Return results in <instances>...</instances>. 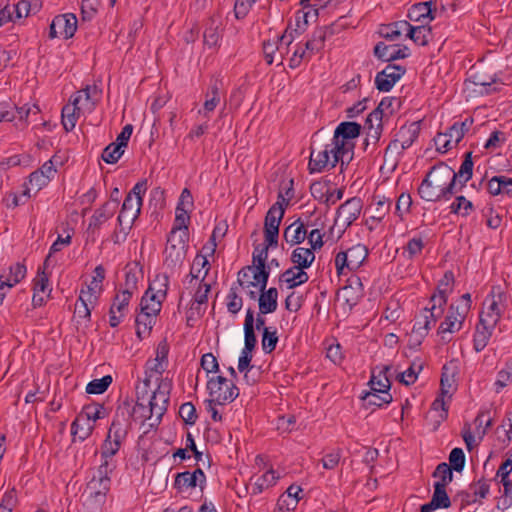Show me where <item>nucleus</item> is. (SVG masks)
Masks as SVG:
<instances>
[{"label": "nucleus", "mask_w": 512, "mask_h": 512, "mask_svg": "<svg viewBox=\"0 0 512 512\" xmlns=\"http://www.w3.org/2000/svg\"><path fill=\"white\" fill-rule=\"evenodd\" d=\"M422 368L423 366L421 363L417 364L416 362H413L409 368L398 374L397 379L405 385H411L417 380L418 374Z\"/></svg>", "instance_id": "obj_58"}, {"label": "nucleus", "mask_w": 512, "mask_h": 512, "mask_svg": "<svg viewBox=\"0 0 512 512\" xmlns=\"http://www.w3.org/2000/svg\"><path fill=\"white\" fill-rule=\"evenodd\" d=\"M54 25H57L60 36L70 39L77 30V17L73 13L57 15L54 18Z\"/></svg>", "instance_id": "obj_23"}, {"label": "nucleus", "mask_w": 512, "mask_h": 512, "mask_svg": "<svg viewBox=\"0 0 512 512\" xmlns=\"http://www.w3.org/2000/svg\"><path fill=\"white\" fill-rule=\"evenodd\" d=\"M335 143L330 140L329 144L324 145L319 150L312 147L308 170L310 174L321 173L325 170L333 169L338 162L343 166L347 162V155L344 152H337L334 149Z\"/></svg>", "instance_id": "obj_4"}, {"label": "nucleus", "mask_w": 512, "mask_h": 512, "mask_svg": "<svg viewBox=\"0 0 512 512\" xmlns=\"http://www.w3.org/2000/svg\"><path fill=\"white\" fill-rule=\"evenodd\" d=\"M363 207L362 200L358 197H352L341 204L337 209L335 222L342 220L343 226L348 228L360 216Z\"/></svg>", "instance_id": "obj_15"}, {"label": "nucleus", "mask_w": 512, "mask_h": 512, "mask_svg": "<svg viewBox=\"0 0 512 512\" xmlns=\"http://www.w3.org/2000/svg\"><path fill=\"white\" fill-rule=\"evenodd\" d=\"M457 191L455 171L444 162L433 165L418 187L420 198L428 202L447 201Z\"/></svg>", "instance_id": "obj_1"}, {"label": "nucleus", "mask_w": 512, "mask_h": 512, "mask_svg": "<svg viewBox=\"0 0 512 512\" xmlns=\"http://www.w3.org/2000/svg\"><path fill=\"white\" fill-rule=\"evenodd\" d=\"M471 303V295L465 293L457 303L450 305L448 314L438 328V334H441L443 339L446 333H455L462 328L464 320L470 311Z\"/></svg>", "instance_id": "obj_5"}, {"label": "nucleus", "mask_w": 512, "mask_h": 512, "mask_svg": "<svg viewBox=\"0 0 512 512\" xmlns=\"http://www.w3.org/2000/svg\"><path fill=\"white\" fill-rule=\"evenodd\" d=\"M373 205H375L374 214L371 216V219L376 222H381L382 219L389 213L391 207V200L384 196H374Z\"/></svg>", "instance_id": "obj_46"}, {"label": "nucleus", "mask_w": 512, "mask_h": 512, "mask_svg": "<svg viewBox=\"0 0 512 512\" xmlns=\"http://www.w3.org/2000/svg\"><path fill=\"white\" fill-rule=\"evenodd\" d=\"M308 280V273L304 269L296 268L295 266L285 270L279 276V282L285 283L288 289H293L297 286H300L306 283Z\"/></svg>", "instance_id": "obj_24"}, {"label": "nucleus", "mask_w": 512, "mask_h": 512, "mask_svg": "<svg viewBox=\"0 0 512 512\" xmlns=\"http://www.w3.org/2000/svg\"><path fill=\"white\" fill-rule=\"evenodd\" d=\"M405 72L406 69L403 66L388 64L382 71L376 74V88L381 92H389Z\"/></svg>", "instance_id": "obj_13"}, {"label": "nucleus", "mask_w": 512, "mask_h": 512, "mask_svg": "<svg viewBox=\"0 0 512 512\" xmlns=\"http://www.w3.org/2000/svg\"><path fill=\"white\" fill-rule=\"evenodd\" d=\"M473 175V160H472V152H466L464 154V160L458 170L455 172V183L457 180L460 184L459 190H461L465 184L472 178Z\"/></svg>", "instance_id": "obj_36"}, {"label": "nucleus", "mask_w": 512, "mask_h": 512, "mask_svg": "<svg viewBox=\"0 0 512 512\" xmlns=\"http://www.w3.org/2000/svg\"><path fill=\"white\" fill-rule=\"evenodd\" d=\"M131 297L132 294H129L128 291L119 290V292L115 295L110 308H114V310L121 314V316H125Z\"/></svg>", "instance_id": "obj_60"}, {"label": "nucleus", "mask_w": 512, "mask_h": 512, "mask_svg": "<svg viewBox=\"0 0 512 512\" xmlns=\"http://www.w3.org/2000/svg\"><path fill=\"white\" fill-rule=\"evenodd\" d=\"M123 443L118 441L111 440L109 438H105L104 442L101 445L100 457L101 463L99 465V469H103L106 473H113V471L117 467V462L114 459V456L119 452Z\"/></svg>", "instance_id": "obj_16"}, {"label": "nucleus", "mask_w": 512, "mask_h": 512, "mask_svg": "<svg viewBox=\"0 0 512 512\" xmlns=\"http://www.w3.org/2000/svg\"><path fill=\"white\" fill-rule=\"evenodd\" d=\"M407 27L408 21L401 20L387 25H382L379 29V34L386 40L394 41L398 39L402 33H406Z\"/></svg>", "instance_id": "obj_37"}, {"label": "nucleus", "mask_w": 512, "mask_h": 512, "mask_svg": "<svg viewBox=\"0 0 512 512\" xmlns=\"http://www.w3.org/2000/svg\"><path fill=\"white\" fill-rule=\"evenodd\" d=\"M424 248V242L422 237H413L411 238L406 246L404 247V254L407 253V259H413L414 257L420 255Z\"/></svg>", "instance_id": "obj_64"}, {"label": "nucleus", "mask_w": 512, "mask_h": 512, "mask_svg": "<svg viewBox=\"0 0 512 512\" xmlns=\"http://www.w3.org/2000/svg\"><path fill=\"white\" fill-rule=\"evenodd\" d=\"M190 221L189 210L184 207H176V216L172 230L170 233L175 235H182L185 232L186 236L189 237L188 224Z\"/></svg>", "instance_id": "obj_40"}, {"label": "nucleus", "mask_w": 512, "mask_h": 512, "mask_svg": "<svg viewBox=\"0 0 512 512\" xmlns=\"http://www.w3.org/2000/svg\"><path fill=\"white\" fill-rule=\"evenodd\" d=\"M432 5V1L416 3L409 8L407 17L413 22L428 24L435 18Z\"/></svg>", "instance_id": "obj_21"}, {"label": "nucleus", "mask_w": 512, "mask_h": 512, "mask_svg": "<svg viewBox=\"0 0 512 512\" xmlns=\"http://www.w3.org/2000/svg\"><path fill=\"white\" fill-rule=\"evenodd\" d=\"M350 271L357 270L368 256V250L362 244H357L348 249Z\"/></svg>", "instance_id": "obj_45"}, {"label": "nucleus", "mask_w": 512, "mask_h": 512, "mask_svg": "<svg viewBox=\"0 0 512 512\" xmlns=\"http://www.w3.org/2000/svg\"><path fill=\"white\" fill-rule=\"evenodd\" d=\"M220 22L210 19L203 33L204 44L208 47H215L221 39Z\"/></svg>", "instance_id": "obj_41"}, {"label": "nucleus", "mask_w": 512, "mask_h": 512, "mask_svg": "<svg viewBox=\"0 0 512 512\" xmlns=\"http://www.w3.org/2000/svg\"><path fill=\"white\" fill-rule=\"evenodd\" d=\"M375 122V127H369L366 129V138L364 141L365 150L369 146V139H372V145H376L380 140V137L383 132V119L371 120L369 121V116L367 117V123Z\"/></svg>", "instance_id": "obj_52"}, {"label": "nucleus", "mask_w": 512, "mask_h": 512, "mask_svg": "<svg viewBox=\"0 0 512 512\" xmlns=\"http://www.w3.org/2000/svg\"><path fill=\"white\" fill-rule=\"evenodd\" d=\"M325 37L326 33L323 29H318L313 32L311 39L305 43V49L310 57L324 47Z\"/></svg>", "instance_id": "obj_48"}, {"label": "nucleus", "mask_w": 512, "mask_h": 512, "mask_svg": "<svg viewBox=\"0 0 512 512\" xmlns=\"http://www.w3.org/2000/svg\"><path fill=\"white\" fill-rule=\"evenodd\" d=\"M117 210V199L114 202H105L100 208L96 209L94 214L91 216L88 232L95 234L96 230H99L101 226L113 217Z\"/></svg>", "instance_id": "obj_20"}, {"label": "nucleus", "mask_w": 512, "mask_h": 512, "mask_svg": "<svg viewBox=\"0 0 512 512\" xmlns=\"http://www.w3.org/2000/svg\"><path fill=\"white\" fill-rule=\"evenodd\" d=\"M432 476L439 479L434 484H443L444 487H447L453 480V469L447 463L442 462L437 465Z\"/></svg>", "instance_id": "obj_50"}, {"label": "nucleus", "mask_w": 512, "mask_h": 512, "mask_svg": "<svg viewBox=\"0 0 512 512\" xmlns=\"http://www.w3.org/2000/svg\"><path fill=\"white\" fill-rule=\"evenodd\" d=\"M244 348L246 350H254L257 344V338L254 330V311L248 308L244 320Z\"/></svg>", "instance_id": "obj_30"}, {"label": "nucleus", "mask_w": 512, "mask_h": 512, "mask_svg": "<svg viewBox=\"0 0 512 512\" xmlns=\"http://www.w3.org/2000/svg\"><path fill=\"white\" fill-rule=\"evenodd\" d=\"M111 474H105L103 469L98 468L96 474L87 483L82 494L83 507L87 512H102L111 488Z\"/></svg>", "instance_id": "obj_3"}, {"label": "nucleus", "mask_w": 512, "mask_h": 512, "mask_svg": "<svg viewBox=\"0 0 512 512\" xmlns=\"http://www.w3.org/2000/svg\"><path fill=\"white\" fill-rule=\"evenodd\" d=\"M195 475H190L189 471L178 473L175 477L174 487L179 491H185L190 488H195Z\"/></svg>", "instance_id": "obj_61"}, {"label": "nucleus", "mask_w": 512, "mask_h": 512, "mask_svg": "<svg viewBox=\"0 0 512 512\" xmlns=\"http://www.w3.org/2000/svg\"><path fill=\"white\" fill-rule=\"evenodd\" d=\"M207 389L213 401L218 405L233 402L239 396V389L233 383L229 382L224 376L218 375L207 381Z\"/></svg>", "instance_id": "obj_9"}, {"label": "nucleus", "mask_w": 512, "mask_h": 512, "mask_svg": "<svg viewBox=\"0 0 512 512\" xmlns=\"http://www.w3.org/2000/svg\"><path fill=\"white\" fill-rule=\"evenodd\" d=\"M374 55L383 62H391L398 59L407 58L409 48L407 46L387 45L384 42H378L374 47Z\"/></svg>", "instance_id": "obj_18"}, {"label": "nucleus", "mask_w": 512, "mask_h": 512, "mask_svg": "<svg viewBox=\"0 0 512 512\" xmlns=\"http://www.w3.org/2000/svg\"><path fill=\"white\" fill-rule=\"evenodd\" d=\"M390 369H391L390 366H384L379 371L378 376H376L375 372L372 371V376L369 381L371 390L380 392V393H389L391 383L387 376V373Z\"/></svg>", "instance_id": "obj_38"}, {"label": "nucleus", "mask_w": 512, "mask_h": 512, "mask_svg": "<svg viewBox=\"0 0 512 512\" xmlns=\"http://www.w3.org/2000/svg\"><path fill=\"white\" fill-rule=\"evenodd\" d=\"M278 479L273 469L266 471L263 475L256 478H251V493L257 495L262 493L265 489L273 486Z\"/></svg>", "instance_id": "obj_32"}, {"label": "nucleus", "mask_w": 512, "mask_h": 512, "mask_svg": "<svg viewBox=\"0 0 512 512\" xmlns=\"http://www.w3.org/2000/svg\"><path fill=\"white\" fill-rule=\"evenodd\" d=\"M123 154L124 149L115 142H112L104 148L101 158L108 164H115Z\"/></svg>", "instance_id": "obj_55"}, {"label": "nucleus", "mask_w": 512, "mask_h": 512, "mask_svg": "<svg viewBox=\"0 0 512 512\" xmlns=\"http://www.w3.org/2000/svg\"><path fill=\"white\" fill-rule=\"evenodd\" d=\"M27 269L23 263L17 262L10 266L9 275L5 280H2L3 276H0V288H12L20 283L26 276Z\"/></svg>", "instance_id": "obj_29"}, {"label": "nucleus", "mask_w": 512, "mask_h": 512, "mask_svg": "<svg viewBox=\"0 0 512 512\" xmlns=\"http://www.w3.org/2000/svg\"><path fill=\"white\" fill-rule=\"evenodd\" d=\"M70 101L71 104L65 105L62 108V125L67 132H70L75 128L79 112L82 110L81 106L74 105L72 99Z\"/></svg>", "instance_id": "obj_39"}, {"label": "nucleus", "mask_w": 512, "mask_h": 512, "mask_svg": "<svg viewBox=\"0 0 512 512\" xmlns=\"http://www.w3.org/2000/svg\"><path fill=\"white\" fill-rule=\"evenodd\" d=\"M363 405L366 408L375 406L382 407L383 405H387L392 401V396L390 393H380L376 391H369L363 397Z\"/></svg>", "instance_id": "obj_43"}, {"label": "nucleus", "mask_w": 512, "mask_h": 512, "mask_svg": "<svg viewBox=\"0 0 512 512\" xmlns=\"http://www.w3.org/2000/svg\"><path fill=\"white\" fill-rule=\"evenodd\" d=\"M169 345L166 339L161 340L156 348V356L146 362V374L156 373L162 375L168 367Z\"/></svg>", "instance_id": "obj_17"}, {"label": "nucleus", "mask_w": 512, "mask_h": 512, "mask_svg": "<svg viewBox=\"0 0 512 512\" xmlns=\"http://www.w3.org/2000/svg\"><path fill=\"white\" fill-rule=\"evenodd\" d=\"M447 300H448L447 295H442L438 292H435L431 296L430 301H429L431 306L426 307L424 309L428 310L429 312H433V314L435 315V318L438 320L444 312V307L447 304Z\"/></svg>", "instance_id": "obj_51"}, {"label": "nucleus", "mask_w": 512, "mask_h": 512, "mask_svg": "<svg viewBox=\"0 0 512 512\" xmlns=\"http://www.w3.org/2000/svg\"><path fill=\"white\" fill-rule=\"evenodd\" d=\"M315 260V254L312 249L297 247L291 254V262L296 268L307 269Z\"/></svg>", "instance_id": "obj_33"}, {"label": "nucleus", "mask_w": 512, "mask_h": 512, "mask_svg": "<svg viewBox=\"0 0 512 512\" xmlns=\"http://www.w3.org/2000/svg\"><path fill=\"white\" fill-rule=\"evenodd\" d=\"M361 131V125L356 122H342L334 131L332 142L335 143L334 149L344 152L347 155V162L352 159L354 143L353 139L358 137Z\"/></svg>", "instance_id": "obj_7"}, {"label": "nucleus", "mask_w": 512, "mask_h": 512, "mask_svg": "<svg viewBox=\"0 0 512 512\" xmlns=\"http://www.w3.org/2000/svg\"><path fill=\"white\" fill-rule=\"evenodd\" d=\"M201 269H205V272H204V274H203V276L201 278V282L203 283L204 279L206 278V276L209 273L210 264H209V261L207 259V256H204V255H201V254H197L196 257L193 260V264H192L191 271H190V274H189V276L191 277V281L193 279H198L200 277Z\"/></svg>", "instance_id": "obj_47"}, {"label": "nucleus", "mask_w": 512, "mask_h": 512, "mask_svg": "<svg viewBox=\"0 0 512 512\" xmlns=\"http://www.w3.org/2000/svg\"><path fill=\"white\" fill-rule=\"evenodd\" d=\"M171 389L172 380L167 377L161 378L151 397L141 395L137 388V401L134 407L131 406V417L142 421L153 420L150 426H157L167 410Z\"/></svg>", "instance_id": "obj_2"}, {"label": "nucleus", "mask_w": 512, "mask_h": 512, "mask_svg": "<svg viewBox=\"0 0 512 512\" xmlns=\"http://www.w3.org/2000/svg\"><path fill=\"white\" fill-rule=\"evenodd\" d=\"M307 237V230L304 223L297 219L292 224L287 226L283 233L284 240L290 245H298L302 243Z\"/></svg>", "instance_id": "obj_25"}, {"label": "nucleus", "mask_w": 512, "mask_h": 512, "mask_svg": "<svg viewBox=\"0 0 512 512\" xmlns=\"http://www.w3.org/2000/svg\"><path fill=\"white\" fill-rule=\"evenodd\" d=\"M406 36L415 44L425 46L432 38L431 27H429L427 24L413 26L408 22Z\"/></svg>", "instance_id": "obj_27"}, {"label": "nucleus", "mask_w": 512, "mask_h": 512, "mask_svg": "<svg viewBox=\"0 0 512 512\" xmlns=\"http://www.w3.org/2000/svg\"><path fill=\"white\" fill-rule=\"evenodd\" d=\"M494 329L495 327H490L488 324H485L482 322V320L479 319L473 337V348L475 351L481 352L485 349L489 343Z\"/></svg>", "instance_id": "obj_28"}, {"label": "nucleus", "mask_w": 512, "mask_h": 512, "mask_svg": "<svg viewBox=\"0 0 512 512\" xmlns=\"http://www.w3.org/2000/svg\"><path fill=\"white\" fill-rule=\"evenodd\" d=\"M169 287V277L167 274H157L150 282L145 293H149L155 299L164 300Z\"/></svg>", "instance_id": "obj_31"}, {"label": "nucleus", "mask_w": 512, "mask_h": 512, "mask_svg": "<svg viewBox=\"0 0 512 512\" xmlns=\"http://www.w3.org/2000/svg\"><path fill=\"white\" fill-rule=\"evenodd\" d=\"M93 428V424L79 415L71 424V434L82 442L91 435Z\"/></svg>", "instance_id": "obj_42"}, {"label": "nucleus", "mask_w": 512, "mask_h": 512, "mask_svg": "<svg viewBox=\"0 0 512 512\" xmlns=\"http://www.w3.org/2000/svg\"><path fill=\"white\" fill-rule=\"evenodd\" d=\"M512 381V358L506 363L504 369L500 370L497 374L495 382L496 392L499 393L501 389L506 387Z\"/></svg>", "instance_id": "obj_63"}, {"label": "nucleus", "mask_w": 512, "mask_h": 512, "mask_svg": "<svg viewBox=\"0 0 512 512\" xmlns=\"http://www.w3.org/2000/svg\"><path fill=\"white\" fill-rule=\"evenodd\" d=\"M261 294L258 297V305L260 314H270L277 310L278 307V290L271 287L268 290L258 286Z\"/></svg>", "instance_id": "obj_22"}, {"label": "nucleus", "mask_w": 512, "mask_h": 512, "mask_svg": "<svg viewBox=\"0 0 512 512\" xmlns=\"http://www.w3.org/2000/svg\"><path fill=\"white\" fill-rule=\"evenodd\" d=\"M113 379L111 375H105L100 379H94L90 381L86 386V392L88 394H102L111 385Z\"/></svg>", "instance_id": "obj_56"}, {"label": "nucleus", "mask_w": 512, "mask_h": 512, "mask_svg": "<svg viewBox=\"0 0 512 512\" xmlns=\"http://www.w3.org/2000/svg\"><path fill=\"white\" fill-rule=\"evenodd\" d=\"M136 334L139 339H143L150 334L156 323V316L147 312L140 311L136 320Z\"/></svg>", "instance_id": "obj_35"}, {"label": "nucleus", "mask_w": 512, "mask_h": 512, "mask_svg": "<svg viewBox=\"0 0 512 512\" xmlns=\"http://www.w3.org/2000/svg\"><path fill=\"white\" fill-rule=\"evenodd\" d=\"M289 205V199H285L283 193L277 196V201L266 213L264 220V238L268 246H277L279 226L285 214V208Z\"/></svg>", "instance_id": "obj_6"}, {"label": "nucleus", "mask_w": 512, "mask_h": 512, "mask_svg": "<svg viewBox=\"0 0 512 512\" xmlns=\"http://www.w3.org/2000/svg\"><path fill=\"white\" fill-rule=\"evenodd\" d=\"M107 414V410L103 404L91 403L83 407L80 416H82L85 421L91 423V421L95 422L105 418Z\"/></svg>", "instance_id": "obj_44"}, {"label": "nucleus", "mask_w": 512, "mask_h": 512, "mask_svg": "<svg viewBox=\"0 0 512 512\" xmlns=\"http://www.w3.org/2000/svg\"><path fill=\"white\" fill-rule=\"evenodd\" d=\"M278 343L276 328H264L262 333V349L265 353H271L275 350Z\"/></svg>", "instance_id": "obj_54"}, {"label": "nucleus", "mask_w": 512, "mask_h": 512, "mask_svg": "<svg viewBox=\"0 0 512 512\" xmlns=\"http://www.w3.org/2000/svg\"><path fill=\"white\" fill-rule=\"evenodd\" d=\"M162 302L163 300L155 299L149 293H144L140 303L141 311L157 316L161 310Z\"/></svg>", "instance_id": "obj_57"}, {"label": "nucleus", "mask_w": 512, "mask_h": 512, "mask_svg": "<svg viewBox=\"0 0 512 512\" xmlns=\"http://www.w3.org/2000/svg\"><path fill=\"white\" fill-rule=\"evenodd\" d=\"M271 246H268V243L265 242L264 246H257L253 251V265L246 266L247 271H255V275H253V279L257 280L260 283L262 289H265L267 286L268 278H269V267L266 266V261L268 258V250Z\"/></svg>", "instance_id": "obj_12"}, {"label": "nucleus", "mask_w": 512, "mask_h": 512, "mask_svg": "<svg viewBox=\"0 0 512 512\" xmlns=\"http://www.w3.org/2000/svg\"><path fill=\"white\" fill-rule=\"evenodd\" d=\"M98 94L95 86H86V88L78 91L75 96H72L74 105L81 106V109L92 110L95 106L93 97Z\"/></svg>", "instance_id": "obj_34"}, {"label": "nucleus", "mask_w": 512, "mask_h": 512, "mask_svg": "<svg viewBox=\"0 0 512 512\" xmlns=\"http://www.w3.org/2000/svg\"><path fill=\"white\" fill-rule=\"evenodd\" d=\"M419 133V122H412L409 125L402 126L397 133V139L388 145L387 151L392 147L397 148L398 143L400 144L402 151L410 148L414 141L418 138Z\"/></svg>", "instance_id": "obj_19"}, {"label": "nucleus", "mask_w": 512, "mask_h": 512, "mask_svg": "<svg viewBox=\"0 0 512 512\" xmlns=\"http://www.w3.org/2000/svg\"><path fill=\"white\" fill-rule=\"evenodd\" d=\"M431 500L440 507V509H447L451 506L450 498L443 484H434V492Z\"/></svg>", "instance_id": "obj_59"}, {"label": "nucleus", "mask_w": 512, "mask_h": 512, "mask_svg": "<svg viewBox=\"0 0 512 512\" xmlns=\"http://www.w3.org/2000/svg\"><path fill=\"white\" fill-rule=\"evenodd\" d=\"M473 204L467 200L464 196H458L450 205L451 213L461 214L462 216H468L473 210Z\"/></svg>", "instance_id": "obj_62"}, {"label": "nucleus", "mask_w": 512, "mask_h": 512, "mask_svg": "<svg viewBox=\"0 0 512 512\" xmlns=\"http://www.w3.org/2000/svg\"><path fill=\"white\" fill-rule=\"evenodd\" d=\"M227 309L231 314H237L242 306H243V299L238 294V286L236 284H233L227 294Z\"/></svg>", "instance_id": "obj_53"}, {"label": "nucleus", "mask_w": 512, "mask_h": 512, "mask_svg": "<svg viewBox=\"0 0 512 512\" xmlns=\"http://www.w3.org/2000/svg\"><path fill=\"white\" fill-rule=\"evenodd\" d=\"M436 322L437 319L433 312L423 309L416 317L412 330L418 334V338H425Z\"/></svg>", "instance_id": "obj_26"}, {"label": "nucleus", "mask_w": 512, "mask_h": 512, "mask_svg": "<svg viewBox=\"0 0 512 512\" xmlns=\"http://www.w3.org/2000/svg\"><path fill=\"white\" fill-rule=\"evenodd\" d=\"M293 38L291 35L287 36V34H283L281 37H279L280 46H275L274 43L271 42H264L263 43V51H264V58L267 62V64L271 65L274 62L273 54L275 50H279L283 44L286 45V48L292 43Z\"/></svg>", "instance_id": "obj_49"}, {"label": "nucleus", "mask_w": 512, "mask_h": 512, "mask_svg": "<svg viewBox=\"0 0 512 512\" xmlns=\"http://www.w3.org/2000/svg\"><path fill=\"white\" fill-rule=\"evenodd\" d=\"M142 203L140 200H134L131 196H126L122 204V208L118 215L117 221L120 230L126 235V229H130L134 221L138 218L141 211Z\"/></svg>", "instance_id": "obj_14"}, {"label": "nucleus", "mask_w": 512, "mask_h": 512, "mask_svg": "<svg viewBox=\"0 0 512 512\" xmlns=\"http://www.w3.org/2000/svg\"><path fill=\"white\" fill-rule=\"evenodd\" d=\"M188 242L189 239L185 232L179 237L178 235H175V233H169L167 245L164 250V264L167 267L175 268L182 265L189 247Z\"/></svg>", "instance_id": "obj_10"}, {"label": "nucleus", "mask_w": 512, "mask_h": 512, "mask_svg": "<svg viewBox=\"0 0 512 512\" xmlns=\"http://www.w3.org/2000/svg\"><path fill=\"white\" fill-rule=\"evenodd\" d=\"M506 300L507 296L500 287H493L490 298L485 301L487 307L481 312L479 319L490 327H496L506 308Z\"/></svg>", "instance_id": "obj_11"}, {"label": "nucleus", "mask_w": 512, "mask_h": 512, "mask_svg": "<svg viewBox=\"0 0 512 512\" xmlns=\"http://www.w3.org/2000/svg\"><path fill=\"white\" fill-rule=\"evenodd\" d=\"M131 400L126 398L117 407L106 438L123 443L131 427Z\"/></svg>", "instance_id": "obj_8"}]
</instances>
